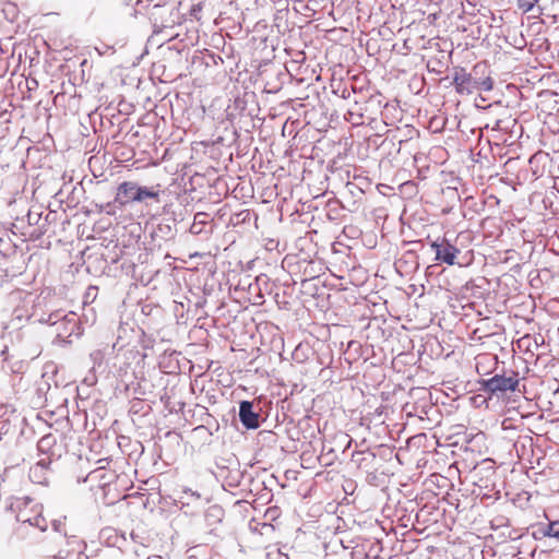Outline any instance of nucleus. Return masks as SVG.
I'll return each instance as SVG.
<instances>
[{"label":"nucleus","mask_w":559,"mask_h":559,"mask_svg":"<svg viewBox=\"0 0 559 559\" xmlns=\"http://www.w3.org/2000/svg\"><path fill=\"white\" fill-rule=\"evenodd\" d=\"M159 192L147 187L138 186L132 181H123L117 188L116 202L121 205L142 202L145 199L158 200Z\"/></svg>","instance_id":"1"},{"label":"nucleus","mask_w":559,"mask_h":559,"mask_svg":"<svg viewBox=\"0 0 559 559\" xmlns=\"http://www.w3.org/2000/svg\"><path fill=\"white\" fill-rule=\"evenodd\" d=\"M430 247L436 252V261L454 265L460 250L451 245L444 237H439L430 242Z\"/></svg>","instance_id":"2"},{"label":"nucleus","mask_w":559,"mask_h":559,"mask_svg":"<svg viewBox=\"0 0 559 559\" xmlns=\"http://www.w3.org/2000/svg\"><path fill=\"white\" fill-rule=\"evenodd\" d=\"M519 385L518 374L511 377L496 374L483 382V389L491 394L497 392L515 391Z\"/></svg>","instance_id":"3"},{"label":"nucleus","mask_w":559,"mask_h":559,"mask_svg":"<svg viewBox=\"0 0 559 559\" xmlns=\"http://www.w3.org/2000/svg\"><path fill=\"white\" fill-rule=\"evenodd\" d=\"M239 418L242 425L248 429L259 427V415L253 412V405L249 401H242L239 406Z\"/></svg>","instance_id":"4"},{"label":"nucleus","mask_w":559,"mask_h":559,"mask_svg":"<svg viewBox=\"0 0 559 559\" xmlns=\"http://www.w3.org/2000/svg\"><path fill=\"white\" fill-rule=\"evenodd\" d=\"M471 80V74L467 73L464 69H460L454 73L453 84L455 85L457 92H463L468 90Z\"/></svg>","instance_id":"5"},{"label":"nucleus","mask_w":559,"mask_h":559,"mask_svg":"<svg viewBox=\"0 0 559 559\" xmlns=\"http://www.w3.org/2000/svg\"><path fill=\"white\" fill-rule=\"evenodd\" d=\"M19 519L23 523H29L33 526L38 527L40 531H46L48 522L47 520L38 512L34 518L26 516L24 512H20Z\"/></svg>","instance_id":"6"},{"label":"nucleus","mask_w":559,"mask_h":559,"mask_svg":"<svg viewBox=\"0 0 559 559\" xmlns=\"http://www.w3.org/2000/svg\"><path fill=\"white\" fill-rule=\"evenodd\" d=\"M266 559H289L288 555L276 545H269L266 547Z\"/></svg>","instance_id":"7"},{"label":"nucleus","mask_w":559,"mask_h":559,"mask_svg":"<svg viewBox=\"0 0 559 559\" xmlns=\"http://www.w3.org/2000/svg\"><path fill=\"white\" fill-rule=\"evenodd\" d=\"M545 536L554 537L559 540V521H552L548 524L544 532Z\"/></svg>","instance_id":"8"},{"label":"nucleus","mask_w":559,"mask_h":559,"mask_svg":"<svg viewBox=\"0 0 559 559\" xmlns=\"http://www.w3.org/2000/svg\"><path fill=\"white\" fill-rule=\"evenodd\" d=\"M477 86H479L483 91H491L493 87V81L490 76H487L480 82L476 83Z\"/></svg>","instance_id":"9"},{"label":"nucleus","mask_w":559,"mask_h":559,"mask_svg":"<svg viewBox=\"0 0 559 559\" xmlns=\"http://www.w3.org/2000/svg\"><path fill=\"white\" fill-rule=\"evenodd\" d=\"M206 216H207V215H206L205 213H197V214H195V216H194V223H193V225H192V227H191V229H192V231H193V233H195V234L201 233V230H194V228H195V225H197L198 223H201V224L205 223V218H206Z\"/></svg>","instance_id":"10"},{"label":"nucleus","mask_w":559,"mask_h":559,"mask_svg":"<svg viewBox=\"0 0 559 559\" xmlns=\"http://www.w3.org/2000/svg\"><path fill=\"white\" fill-rule=\"evenodd\" d=\"M262 530H264L266 533L267 532H273L274 531V526L272 524H263L262 525Z\"/></svg>","instance_id":"11"},{"label":"nucleus","mask_w":559,"mask_h":559,"mask_svg":"<svg viewBox=\"0 0 559 559\" xmlns=\"http://www.w3.org/2000/svg\"><path fill=\"white\" fill-rule=\"evenodd\" d=\"M48 440V437H44L41 440H40V444H43L44 442H46Z\"/></svg>","instance_id":"12"}]
</instances>
